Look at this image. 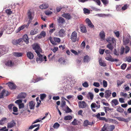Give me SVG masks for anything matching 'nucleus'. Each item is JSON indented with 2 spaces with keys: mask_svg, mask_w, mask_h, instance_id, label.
Returning a JSON list of instances; mask_svg holds the SVG:
<instances>
[{
  "mask_svg": "<svg viewBox=\"0 0 131 131\" xmlns=\"http://www.w3.org/2000/svg\"><path fill=\"white\" fill-rule=\"evenodd\" d=\"M27 56L29 59H32L34 57L33 54L30 52H28L27 53Z\"/></svg>",
  "mask_w": 131,
  "mask_h": 131,
  "instance_id": "obj_18",
  "label": "nucleus"
},
{
  "mask_svg": "<svg viewBox=\"0 0 131 131\" xmlns=\"http://www.w3.org/2000/svg\"><path fill=\"white\" fill-rule=\"evenodd\" d=\"M77 121L76 119H75L72 122V124L74 125H76L78 124L77 123Z\"/></svg>",
  "mask_w": 131,
  "mask_h": 131,
  "instance_id": "obj_60",
  "label": "nucleus"
},
{
  "mask_svg": "<svg viewBox=\"0 0 131 131\" xmlns=\"http://www.w3.org/2000/svg\"><path fill=\"white\" fill-rule=\"evenodd\" d=\"M72 118V117L70 115H68L64 117V119L65 120H70Z\"/></svg>",
  "mask_w": 131,
  "mask_h": 131,
  "instance_id": "obj_33",
  "label": "nucleus"
},
{
  "mask_svg": "<svg viewBox=\"0 0 131 131\" xmlns=\"http://www.w3.org/2000/svg\"><path fill=\"white\" fill-rule=\"evenodd\" d=\"M100 120L105 121L106 122H107L108 121V120L106 119L105 117H100L99 119Z\"/></svg>",
  "mask_w": 131,
  "mask_h": 131,
  "instance_id": "obj_52",
  "label": "nucleus"
},
{
  "mask_svg": "<svg viewBox=\"0 0 131 131\" xmlns=\"http://www.w3.org/2000/svg\"><path fill=\"white\" fill-rule=\"evenodd\" d=\"M89 59V57L88 56H86L84 57L83 61L84 62H88Z\"/></svg>",
  "mask_w": 131,
  "mask_h": 131,
  "instance_id": "obj_34",
  "label": "nucleus"
},
{
  "mask_svg": "<svg viewBox=\"0 0 131 131\" xmlns=\"http://www.w3.org/2000/svg\"><path fill=\"white\" fill-rule=\"evenodd\" d=\"M123 83L122 81L118 80L117 81V85L118 86H120Z\"/></svg>",
  "mask_w": 131,
  "mask_h": 131,
  "instance_id": "obj_46",
  "label": "nucleus"
},
{
  "mask_svg": "<svg viewBox=\"0 0 131 131\" xmlns=\"http://www.w3.org/2000/svg\"><path fill=\"white\" fill-rule=\"evenodd\" d=\"M35 105V103L34 102L32 101L30 102L29 103V106L30 107V109L31 110L34 109Z\"/></svg>",
  "mask_w": 131,
  "mask_h": 131,
  "instance_id": "obj_22",
  "label": "nucleus"
},
{
  "mask_svg": "<svg viewBox=\"0 0 131 131\" xmlns=\"http://www.w3.org/2000/svg\"><path fill=\"white\" fill-rule=\"evenodd\" d=\"M112 102L113 103L115 106L116 105L119 103L118 101L116 99H115L112 100Z\"/></svg>",
  "mask_w": 131,
  "mask_h": 131,
  "instance_id": "obj_35",
  "label": "nucleus"
},
{
  "mask_svg": "<svg viewBox=\"0 0 131 131\" xmlns=\"http://www.w3.org/2000/svg\"><path fill=\"white\" fill-rule=\"evenodd\" d=\"M78 105L80 108H84L87 106V104L84 101H79L78 103Z\"/></svg>",
  "mask_w": 131,
  "mask_h": 131,
  "instance_id": "obj_7",
  "label": "nucleus"
},
{
  "mask_svg": "<svg viewBox=\"0 0 131 131\" xmlns=\"http://www.w3.org/2000/svg\"><path fill=\"white\" fill-rule=\"evenodd\" d=\"M23 54V53L21 52H14L13 53L14 55L17 57L21 56Z\"/></svg>",
  "mask_w": 131,
  "mask_h": 131,
  "instance_id": "obj_26",
  "label": "nucleus"
},
{
  "mask_svg": "<svg viewBox=\"0 0 131 131\" xmlns=\"http://www.w3.org/2000/svg\"><path fill=\"white\" fill-rule=\"evenodd\" d=\"M100 65L102 66L105 67L106 66V64L104 62L102 61L101 59H100L99 60Z\"/></svg>",
  "mask_w": 131,
  "mask_h": 131,
  "instance_id": "obj_29",
  "label": "nucleus"
},
{
  "mask_svg": "<svg viewBox=\"0 0 131 131\" xmlns=\"http://www.w3.org/2000/svg\"><path fill=\"white\" fill-rule=\"evenodd\" d=\"M130 50L129 48L127 46H126L125 48V53H127Z\"/></svg>",
  "mask_w": 131,
  "mask_h": 131,
  "instance_id": "obj_54",
  "label": "nucleus"
},
{
  "mask_svg": "<svg viewBox=\"0 0 131 131\" xmlns=\"http://www.w3.org/2000/svg\"><path fill=\"white\" fill-rule=\"evenodd\" d=\"M7 84H8V86L11 90H13L16 89V85L13 83L9 82Z\"/></svg>",
  "mask_w": 131,
  "mask_h": 131,
  "instance_id": "obj_9",
  "label": "nucleus"
},
{
  "mask_svg": "<svg viewBox=\"0 0 131 131\" xmlns=\"http://www.w3.org/2000/svg\"><path fill=\"white\" fill-rule=\"evenodd\" d=\"M77 34L76 31H74L72 33L71 39L72 41L73 42H75L77 40Z\"/></svg>",
  "mask_w": 131,
  "mask_h": 131,
  "instance_id": "obj_3",
  "label": "nucleus"
},
{
  "mask_svg": "<svg viewBox=\"0 0 131 131\" xmlns=\"http://www.w3.org/2000/svg\"><path fill=\"white\" fill-rule=\"evenodd\" d=\"M108 131H113L115 128V126L114 125H108L107 124Z\"/></svg>",
  "mask_w": 131,
  "mask_h": 131,
  "instance_id": "obj_19",
  "label": "nucleus"
},
{
  "mask_svg": "<svg viewBox=\"0 0 131 131\" xmlns=\"http://www.w3.org/2000/svg\"><path fill=\"white\" fill-rule=\"evenodd\" d=\"M83 11L85 14H89L90 13V10L86 8H84Z\"/></svg>",
  "mask_w": 131,
  "mask_h": 131,
  "instance_id": "obj_49",
  "label": "nucleus"
},
{
  "mask_svg": "<svg viewBox=\"0 0 131 131\" xmlns=\"http://www.w3.org/2000/svg\"><path fill=\"white\" fill-rule=\"evenodd\" d=\"M111 94L112 92L110 90H106L104 92V97L106 99H108L110 97Z\"/></svg>",
  "mask_w": 131,
  "mask_h": 131,
  "instance_id": "obj_6",
  "label": "nucleus"
},
{
  "mask_svg": "<svg viewBox=\"0 0 131 131\" xmlns=\"http://www.w3.org/2000/svg\"><path fill=\"white\" fill-rule=\"evenodd\" d=\"M101 1L103 4L105 5H106L108 3V0H101Z\"/></svg>",
  "mask_w": 131,
  "mask_h": 131,
  "instance_id": "obj_47",
  "label": "nucleus"
},
{
  "mask_svg": "<svg viewBox=\"0 0 131 131\" xmlns=\"http://www.w3.org/2000/svg\"><path fill=\"white\" fill-rule=\"evenodd\" d=\"M14 106V105L13 103L10 104L8 105V107L9 111H12V107H13Z\"/></svg>",
  "mask_w": 131,
  "mask_h": 131,
  "instance_id": "obj_37",
  "label": "nucleus"
},
{
  "mask_svg": "<svg viewBox=\"0 0 131 131\" xmlns=\"http://www.w3.org/2000/svg\"><path fill=\"white\" fill-rule=\"evenodd\" d=\"M5 64L7 66L11 67L14 65V63L11 61H8L6 62Z\"/></svg>",
  "mask_w": 131,
  "mask_h": 131,
  "instance_id": "obj_27",
  "label": "nucleus"
},
{
  "mask_svg": "<svg viewBox=\"0 0 131 131\" xmlns=\"http://www.w3.org/2000/svg\"><path fill=\"white\" fill-rule=\"evenodd\" d=\"M107 124H105L102 129L101 131H108Z\"/></svg>",
  "mask_w": 131,
  "mask_h": 131,
  "instance_id": "obj_28",
  "label": "nucleus"
},
{
  "mask_svg": "<svg viewBox=\"0 0 131 131\" xmlns=\"http://www.w3.org/2000/svg\"><path fill=\"white\" fill-rule=\"evenodd\" d=\"M40 34L43 37H45L46 36V33L45 32L43 31H42Z\"/></svg>",
  "mask_w": 131,
  "mask_h": 131,
  "instance_id": "obj_56",
  "label": "nucleus"
},
{
  "mask_svg": "<svg viewBox=\"0 0 131 131\" xmlns=\"http://www.w3.org/2000/svg\"><path fill=\"white\" fill-rule=\"evenodd\" d=\"M13 112H16L18 111V108L16 106H13Z\"/></svg>",
  "mask_w": 131,
  "mask_h": 131,
  "instance_id": "obj_64",
  "label": "nucleus"
},
{
  "mask_svg": "<svg viewBox=\"0 0 131 131\" xmlns=\"http://www.w3.org/2000/svg\"><path fill=\"white\" fill-rule=\"evenodd\" d=\"M6 128V126L3 127L0 129V131H8V129Z\"/></svg>",
  "mask_w": 131,
  "mask_h": 131,
  "instance_id": "obj_53",
  "label": "nucleus"
},
{
  "mask_svg": "<svg viewBox=\"0 0 131 131\" xmlns=\"http://www.w3.org/2000/svg\"><path fill=\"white\" fill-rule=\"evenodd\" d=\"M60 124L57 123H55L53 125V127L55 128H58L60 126Z\"/></svg>",
  "mask_w": 131,
  "mask_h": 131,
  "instance_id": "obj_42",
  "label": "nucleus"
},
{
  "mask_svg": "<svg viewBox=\"0 0 131 131\" xmlns=\"http://www.w3.org/2000/svg\"><path fill=\"white\" fill-rule=\"evenodd\" d=\"M70 51L71 52L74 53L75 55H78V53L76 51L73 49H71L70 50Z\"/></svg>",
  "mask_w": 131,
  "mask_h": 131,
  "instance_id": "obj_61",
  "label": "nucleus"
},
{
  "mask_svg": "<svg viewBox=\"0 0 131 131\" xmlns=\"http://www.w3.org/2000/svg\"><path fill=\"white\" fill-rule=\"evenodd\" d=\"M117 111L119 112L122 113L124 112V110L120 106H119L117 108Z\"/></svg>",
  "mask_w": 131,
  "mask_h": 131,
  "instance_id": "obj_36",
  "label": "nucleus"
},
{
  "mask_svg": "<svg viewBox=\"0 0 131 131\" xmlns=\"http://www.w3.org/2000/svg\"><path fill=\"white\" fill-rule=\"evenodd\" d=\"M62 16L68 20L72 18V17L69 13H64L62 15Z\"/></svg>",
  "mask_w": 131,
  "mask_h": 131,
  "instance_id": "obj_10",
  "label": "nucleus"
},
{
  "mask_svg": "<svg viewBox=\"0 0 131 131\" xmlns=\"http://www.w3.org/2000/svg\"><path fill=\"white\" fill-rule=\"evenodd\" d=\"M83 86L85 88H87L89 86V84L87 82L85 81L82 83Z\"/></svg>",
  "mask_w": 131,
  "mask_h": 131,
  "instance_id": "obj_38",
  "label": "nucleus"
},
{
  "mask_svg": "<svg viewBox=\"0 0 131 131\" xmlns=\"http://www.w3.org/2000/svg\"><path fill=\"white\" fill-rule=\"evenodd\" d=\"M58 48L57 47H54L53 49H52L51 50L54 53L57 51Z\"/></svg>",
  "mask_w": 131,
  "mask_h": 131,
  "instance_id": "obj_57",
  "label": "nucleus"
},
{
  "mask_svg": "<svg viewBox=\"0 0 131 131\" xmlns=\"http://www.w3.org/2000/svg\"><path fill=\"white\" fill-rule=\"evenodd\" d=\"M37 55L39 57V58H36V61L38 63H40L44 61L45 60V61H47V57L46 56H43L40 54V53L39 55Z\"/></svg>",
  "mask_w": 131,
  "mask_h": 131,
  "instance_id": "obj_2",
  "label": "nucleus"
},
{
  "mask_svg": "<svg viewBox=\"0 0 131 131\" xmlns=\"http://www.w3.org/2000/svg\"><path fill=\"white\" fill-rule=\"evenodd\" d=\"M16 125V123L14 120H12L7 124V127L8 128H11L14 126Z\"/></svg>",
  "mask_w": 131,
  "mask_h": 131,
  "instance_id": "obj_11",
  "label": "nucleus"
},
{
  "mask_svg": "<svg viewBox=\"0 0 131 131\" xmlns=\"http://www.w3.org/2000/svg\"><path fill=\"white\" fill-rule=\"evenodd\" d=\"M86 23L87 24L88 26L90 25V24L92 23L90 20L88 18H87L85 20Z\"/></svg>",
  "mask_w": 131,
  "mask_h": 131,
  "instance_id": "obj_40",
  "label": "nucleus"
},
{
  "mask_svg": "<svg viewBox=\"0 0 131 131\" xmlns=\"http://www.w3.org/2000/svg\"><path fill=\"white\" fill-rule=\"evenodd\" d=\"M66 105V102L64 100L62 101H61V107L63 108Z\"/></svg>",
  "mask_w": 131,
  "mask_h": 131,
  "instance_id": "obj_43",
  "label": "nucleus"
},
{
  "mask_svg": "<svg viewBox=\"0 0 131 131\" xmlns=\"http://www.w3.org/2000/svg\"><path fill=\"white\" fill-rule=\"evenodd\" d=\"M96 104L95 103H92L91 105V109L94 112H95L96 110L95 109H94V108H95V106Z\"/></svg>",
  "mask_w": 131,
  "mask_h": 131,
  "instance_id": "obj_30",
  "label": "nucleus"
},
{
  "mask_svg": "<svg viewBox=\"0 0 131 131\" xmlns=\"http://www.w3.org/2000/svg\"><path fill=\"white\" fill-rule=\"evenodd\" d=\"M37 31L35 29H34L31 31L30 34L31 35H34L37 34Z\"/></svg>",
  "mask_w": 131,
  "mask_h": 131,
  "instance_id": "obj_39",
  "label": "nucleus"
},
{
  "mask_svg": "<svg viewBox=\"0 0 131 131\" xmlns=\"http://www.w3.org/2000/svg\"><path fill=\"white\" fill-rule=\"evenodd\" d=\"M33 49L35 50V52L37 55H39L40 52H41V50L40 47L37 44L36 45L33 47Z\"/></svg>",
  "mask_w": 131,
  "mask_h": 131,
  "instance_id": "obj_4",
  "label": "nucleus"
},
{
  "mask_svg": "<svg viewBox=\"0 0 131 131\" xmlns=\"http://www.w3.org/2000/svg\"><path fill=\"white\" fill-rule=\"evenodd\" d=\"M65 33V31L64 29H61L59 32V35L60 37H63Z\"/></svg>",
  "mask_w": 131,
  "mask_h": 131,
  "instance_id": "obj_20",
  "label": "nucleus"
},
{
  "mask_svg": "<svg viewBox=\"0 0 131 131\" xmlns=\"http://www.w3.org/2000/svg\"><path fill=\"white\" fill-rule=\"evenodd\" d=\"M88 97H90V99L91 100H92L93 99V95L91 92H89L88 93Z\"/></svg>",
  "mask_w": 131,
  "mask_h": 131,
  "instance_id": "obj_41",
  "label": "nucleus"
},
{
  "mask_svg": "<svg viewBox=\"0 0 131 131\" xmlns=\"http://www.w3.org/2000/svg\"><path fill=\"white\" fill-rule=\"evenodd\" d=\"M72 112V110L69 108V107L67 106L66 107V112L67 113H68L70 112Z\"/></svg>",
  "mask_w": 131,
  "mask_h": 131,
  "instance_id": "obj_48",
  "label": "nucleus"
},
{
  "mask_svg": "<svg viewBox=\"0 0 131 131\" xmlns=\"http://www.w3.org/2000/svg\"><path fill=\"white\" fill-rule=\"evenodd\" d=\"M104 108L105 111L106 113H107V111L111 110V108H109V107H104Z\"/></svg>",
  "mask_w": 131,
  "mask_h": 131,
  "instance_id": "obj_50",
  "label": "nucleus"
},
{
  "mask_svg": "<svg viewBox=\"0 0 131 131\" xmlns=\"http://www.w3.org/2000/svg\"><path fill=\"white\" fill-rule=\"evenodd\" d=\"M49 5L46 3H44L39 6V8L42 9H46L48 7Z\"/></svg>",
  "mask_w": 131,
  "mask_h": 131,
  "instance_id": "obj_16",
  "label": "nucleus"
},
{
  "mask_svg": "<svg viewBox=\"0 0 131 131\" xmlns=\"http://www.w3.org/2000/svg\"><path fill=\"white\" fill-rule=\"evenodd\" d=\"M107 41L109 43H111L112 44H113L116 41L114 38L111 37L108 38L106 39Z\"/></svg>",
  "mask_w": 131,
  "mask_h": 131,
  "instance_id": "obj_13",
  "label": "nucleus"
},
{
  "mask_svg": "<svg viewBox=\"0 0 131 131\" xmlns=\"http://www.w3.org/2000/svg\"><path fill=\"white\" fill-rule=\"evenodd\" d=\"M5 12L8 15H10L12 13V11L10 9H6L5 10Z\"/></svg>",
  "mask_w": 131,
  "mask_h": 131,
  "instance_id": "obj_44",
  "label": "nucleus"
},
{
  "mask_svg": "<svg viewBox=\"0 0 131 131\" xmlns=\"http://www.w3.org/2000/svg\"><path fill=\"white\" fill-rule=\"evenodd\" d=\"M7 50V49L6 48L5 46H0V55H3Z\"/></svg>",
  "mask_w": 131,
  "mask_h": 131,
  "instance_id": "obj_5",
  "label": "nucleus"
},
{
  "mask_svg": "<svg viewBox=\"0 0 131 131\" xmlns=\"http://www.w3.org/2000/svg\"><path fill=\"white\" fill-rule=\"evenodd\" d=\"M45 14L47 15H49L52 14V12L51 11H46L45 12Z\"/></svg>",
  "mask_w": 131,
  "mask_h": 131,
  "instance_id": "obj_63",
  "label": "nucleus"
},
{
  "mask_svg": "<svg viewBox=\"0 0 131 131\" xmlns=\"http://www.w3.org/2000/svg\"><path fill=\"white\" fill-rule=\"evenodd\" d=\"M105 59L106 60L111 62L118 61H119V60L118 59H114L112 58V56L110 55H108L105 58Z\"/></svg>",
  "mask_w": 131,
  "mask_h": 131,
  "instance_id": "obj_8",
  "label": "nucleus"
},
{
  "mask_svg": "<svg viewBox=\"0 0 131 131\" xmlns=\"http://www.w3.org/2000/svg\"><path fill=\"white\" fill-rule=\"evenodd\" d=\"M63 7L61 6H60L59 7H57L56 8L57 11L58 12L60 11L61 9L63 8Z\"/></svg>",
  "mask_w": 131,
  "mask_h": 131,
  "instance_id": "obj_62",
  "label": "nucleus"
},
{
  "mask_svg": "<svg viewBox=\"0 0 131 131\" xmlns=\"http://www.w3.org/2000/svg\"><path fill=\"white\" fill-rule=\"evenodd\" d=\"M80 29L81 32L83 33H86L87 32V30L86 27L82 25L80 27Z\"/></svg>",
  "mask_w": 131,
  "mask_h": 131,
  "instance_id": "obj_21",
  "label": "nucleus"
},
{
  "mask_svg": "<svg viewBox=\"0 0 131 131\" xmlns=\"http://www.w3.org/2000/svg\"><path fill=\"white\" fill-rule=\"evenodd\" d=\"M93 85L94 86L97 87H98L100 86L99 83L96 82H94L93 83Z\"/></svg>",
  "mask_w": 131,
  "mask_h": 131,
  "instance_id": "obj_58",
  "label": "nucleus"
},
{
  "mask_svg": "<svg viewBox=\"0 0 131 131\" xmlns=\"http://www.w3.org/2000/svg\"><path fill=\"white\" fill-rule=\"evenodd\" d=\"M92 124L91 123V122H90L88 120H85V121L83 123V125L84 126H86L89 125H92Z\"/></svg>",
  "mask_w": 131,
  "mask_h": 131,
  "instance_id": "obj_25",
  "label": "nucleus"
},
{
  "mask_svg": "<svg viewBox=\"0 0 131 131\" xmlns=\"http://www.w3.org/2000/svg\"><path fill=\"white\" fill-rule=\"evenodd\" d=\"M109 49L112 51L113 49L114 48L113 44L109 43L107 44L106 46Z\"/></svg>",
  "mask_w": 131,
  "mask_h": 131,
  "instance_id": "obj_23",
  "label": "nucleus"
},
{
  "mask_svg": "<svg viewBox=\"0 0 131 131\" xmlns=\"http://www.w3.org/2000/svg\"><path fill=\"white\" fill-rule=\"evenodd\" d=\"M103 86L104 87H106L107 86V82L105 80H103Z\"/></svg>",
  "mask_w": 131,
  "mask_h": 131,
  "instance_id": "obj_51",
  "label": "nucleus"
},
{
  "mask_svg": "<svg viewBox=\"0 0 131 131\" xmlns=\"http://www.w3.org/2000/svg\"><path fill=\"white\" fill-rule=\"evenodd\" d=\"M99 36L101 40H104L105 39V33L103 31H101L99 34Z\"/></svg>",
  "mask_w": 131,
  "mask_h": 131,
  "instance_id": "obj_15",
  "label": "nucleus"
},
{
  "mask_svg": "<svg viewBox=\"0 0 131 131\" xmlns=\"http://www.w3.org/2000/svg\"><path fill=\"white\" fill-rule=\"evenodd\" d=\"M6 91L5 89H3L2 92L0 93V99L4 98V94L5 93Z\"/></svg>",
  "mask_w": 131,
  "mask_h": 131,
  "instance_id": "obj_31",
  "label": "nucleus"
},
{
  "mask_svg": "<svg viewBox=\"0 0 131 131\" xmlns=\"http://www.w3.org/2000/svg\"><path fill=\"white\" fill-rule=\"evenodd\" d=\"M23 41H24L27 44L29 43V39L27 35H25L23 37Z\"/></svg>",
  "mask_w": 131,
  "mask_h": 131,
  "instance_id": "obj_17",
  "label": "nucleus"
},
{
  "mask_svg": "<svg viewBox=\"0 0 131 131\" xmlns=\"http://www.w3.org/2000/svg\"><path fill=\"white\" fill-rule=\"evenodd\" d=\"M105 52L107 56H108V55H110V50H106L105 51Z\"/></svg>",
  "mask_w": 131,
  "mask_h": 131,
  "instance_id": "obj_55",
  "label": "nucleus"
},
{
  "mask_svg": "<svg viewBox=\"0 0 131 131\" xmlns=\"http://www.w3.org/2000/svg\"><path fill=\"white\" fill-rule=\"evenodd\" d=\"M126 66L127 64H126L123 63L122 65L121 66V68L123 70H125L126 67Z\"/></svg>",
  "mask_w": 131,
  "mask_h": 131,
  "instance_id": "obj_45",
  "label": "nucleus"
},
{
  "mask_svg": "<svg viewBox=\"0 0 131 131\" xmlns=\"http://www.w3.org/2000/svg\"><path fill=\"white\" fill-rule=\"evenodd\" d=\"M40 99L42 100L46 97V95L45 94H40Z\"/></svg>",
  "mask_w": 131,
  "mask_h": 131,
  "instance_id": "obj_32",
  "label": "nucleus"
},
{
  "mask_svg": "<svg viewBox=\"0 0 131 131\" xmlns=\"http://www.w3.org/2000/svg\"><path fill=\"white\" fill-rule=\"evenodd\" d=\"M54 41L52 39V38L51 37H50L49 38V40L50 41L51 43L53 45H56L57 43L56 42L59 43L60 42L61 40L59 38L56 37H54Z\"/></svg>",
  "mask_w": 131,
  "mask_h": 131,
  "instance_id": "obj_1",
  "label": "nucleus"
},
{
  "mask_svg": "<svg viewBox=\"0 0 131 131\" xmlns=\"http://www.w3.org/2000/svg\"><path fill=\"white\" fill-rule=\"evenodd\" d=\"M22 102V100H17L15 102V103L19 105V104L21 103Z\"/></svg>",
  "mask_w": 131,
  "mask_h": 131,
  "instance_id": "obj_59",
  "label": "nucleus"
},
{
  "mask_svg": "<svg viewBox=\"0 0 131 131\" xmlns=\"http://www.w3.org/2000/svg\"><path fill=\"white\" fill-rule=\"evenodd\" d=\"M27 15L28 18L30 20H32L33 17L32 16V13L29 10H28Z\"/></svg>",
  "mask_w": 131,
  "mask_h": 131,
  "instance_id": "obj_24",
  "label": "nucleus"
},
{
  "mask_svg": "<svg viewBox=\"0 0 131 131\" xmlns=\"http://www.w3.org/2000/svg\"><path fill=\"white\" fill-rule=\"evenodd\" d=\"M26 95V94L25 93L21 92L18 94L17 98L18 99H24L25 98Z\"/></svg>",
  "mask_w": 131,
  "mask_h": 131,
  "instance_id": "obj_12",
  "label": "nucleus"
},
{
  "mask_svg": "<svg viewBox=\"0 0 131 131\" xmlns=\"http://www.w3.org/2000/svg\"><path fill=\"white\" fill-rule=\"evenodd\" d=\"M57 21L60 25L62 24L65 22V19L61 17H59L57 19Z\"/></svg>",
  "mask_w": 131,
  "mask_h": 131,
  "instance_id": "obj_14",
  "label": "nucleus"
}]
</instances>
